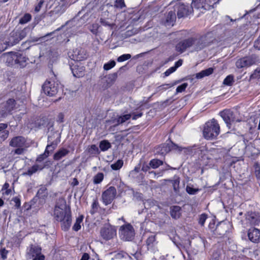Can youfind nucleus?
I'll use <instances>...</instances> for the list:
<instances>
[{
	"mask_svg": "<svg viewBox=\"0 0 260 260\" xmlns=\"http://www.w3.org/2000/svg\"><path fill=\"white\" fill-rule=\"evenodd\" d=\"M116 195V190L114 187L111 186L104 191L102 196L103 202L106 205L111 203Z\"/></svg>",
	"mask_w": 260,
	"mask_h": 260,
	"instance_id": "nucleus-11",
	"label": "nucleus"
},
{
	"mask_svg": "<svg viewBox=\"0 0 260 260\" xmlns=\"http://www.w3.org/2000/svg\"><path fill=\"white\" fill-rule=\"evenodd\" d=\"M89 258V255L87 253H84L81 258L80 260H88Z\"/></svg>",
	"mask_w": 260,
	"mask_h": 260,
	"instance_id": "nucleus-57",
	"label": "nucleus"
},
{
	"mask_svg": "<svg viewBox=\"0 0 260 260\" xmlns=\"http://www.w3.org/2000/svg\"><path fill=\"white\" fill-rule=\"evenodd\" d=\"M53 216L55 220L61 223V229L68 231L72 223L71 212L67 207L66 201L63 198H59L56 203Z\"/></svg>",
	"mask_w": 260,
	"mask_h": 260,
	"instance_id": "nucleus-1",
	"label": "nucleus"
},
{
	"mask_svg": "<svg viewBox=\"0 0 260 260\" xmlns=\"http://www.w3.org/2000/svg\"><path fill=\"white\" fill-rule=\"evenodd\" d=\"M155 242V236H150L146 241V243L148 246V248H150L152 247L154 245V243Z\"/></svg>",
	"mask_w": 260,
	"mask_h": 260,
	"instance_id": "nucleus-38",
	"label": "nucleus"
},
{
	"mask_svg": "<svg viewBox=\"0 0 260 260\" xmlns=\"http://www.w3.org/2000/svg\"><path fill=\"white\" fill-rule=\"evenodd\" d=\"M58 88L50 81H46L42 86L43 92L48 96H53L57 92Z\"/></svg>",
	"mask_w": 260,
	"mask_h": 260,
	"instance_id": "nucleus-12",
	"label": "nucleus"
},
{
	"mask_svg": "<svg viewBox=\"0 0 260 260\" xmlns=\"http://www.w3.org/2000/svg\"><path fill=\"white\" fill-rule=\"evenodd\" d=\"M186 191L188 193L190 194H196L199 190L198 188H194L192 186L190 185H187L186 186Z\"/></svg>",
	"mask_w": 260,
	"mask_h": 260,
	"instance_id": "nucleus-40",
	"label": "nucleus"
},
{
	"mask_svg": "<svg viewBox=\"0 0 260 260\" xmlns=\"http://www.w3.org/2000/svg\"><path fill=\"white\" fill-rule=\"evenodd\" d=\"M187 85L188 84L186 83H183L182 84L179 85L176 89V92L179 93L184 91L186 88Z\"/></svg>",
	"mask_w": 260,
	"mask_h": 260,
	"instance_id": "nucleus-44",
	"label": "nucleus"
},
{
	"mask_svg": "<svg viewBox=\"0 0 260 260\" xmlns=\"http://www.w3.org/2000/svg\"><path fill=\"white\" fill-rule=\"evenodd\" d=\"M220 132V127L217 121L213 119L207 122L204 127L203 134L207 140H213L217 138Z\"/></svg>",
	"mask_w": 260,
	"mask_h": 260,
	"instance_id": "nucleus-3",
	"label": "nucleus"
},
{
	"mask_svg": "<svg viewBox=\"0 0 260 260\" xmlns=\"http://www.w3.org/2000/svg\"><path fill=\"white\" fill-rule=\"evenodd\" d=\"M119 234L121 239L125 241L132 240L135 235L134 229L129 224L122 226L119 230Z\"/></svg>",
	"mask_w": 260,
	"mask_h": 260,
	"instance_id": "nucleus-8",
	"label": "nucleus"
},
{
	"mask_svg": "<svg viewBox=\"0 0 260 260\" xmlns=\"http://www.w3.org/2000/svg\"><path fill=\"white\" fill-rule=\"evenodd\" d=\"M32 16L29 13H25L20 18L19 23L20 24H24L28 22L31 20Z\"/></svg>",
	"mask_w": 260,
	"mask_h": 260,
	"instance_id": "nucleus-29",
	"label": "nucleus"
},
{
	"mask_svg": "<svg viewBox=\"0 0 260 260\" xmlns=\"http://www.w3.org/2000/svg\"><path fill=\"white\" fill-rule=\"evenodd\" d=\"M73 75L77 78L82 77L84 75V69L83 67H80L78 64L70 65Z\"/></svg>",
	"mask_w": 260,
	"mask_h": 260,
	"instance_id": "nucleus-17",
	"label": "nucleus"
},
{
	"mask_svg": "<svg viewBox=\"0 0 260 260\" xmlns=\"http://www.w3.org/2000/svg\"><path fill=\"white\" fill-rule=\"evenodd\" d=\"M131 58V55L130 54H123L117 58V61L119 62H121L126 61Z\"/></svg>",
	"mask_w": 260,
	"mask_h": 260,
	"instance_id": "nucleus-37",
	"label": "nucleus"
},
{
	"mask_svg": "<svg viewBox=\"0 0 260 260\" xmlns=\"http://www.w3.org/2000/svg\"><path fill=\"white\" fill-rule=\"evenodd\" d=\"M170 151L169 148L166 145H163L162 148L161 149V153L163 154L164 153H167Z\"/></svg>",
	"mask_w": 260,
	"mask_h": 260,
	"instance_id": "nucleus-55",
	"label": "nucleus"
},
{
	"mask_svg": "<svg viewBox=\"0 0 260 260\" xmlns=\"http://www.w3.org/2000/svg\"><path fill=\"white\" fill-rule=\"evenodd\" d=\"M162 161L158 159H153L151 160L149 165L153 169H156L160 165H162Z\"/></svg>",
	"mask_w": 260,
	"mask_h": 260,
	"instance_id": "nucleus-32",
	"label": "nucleus"
},
{
	"mask_svg": "<svg viewBox=\"0 0 260 260\" xmlns=\"http://www.w3.org/2000/svg\"><path fill=\"white\" fill-rule=\"evenodd\" d=\"M15 106V101L14 99H9L7 102L6 108L8 112H11L14 109Z\"/></svg>",
	"mask_w": 260,
	"mask_h": 260,
	"instance_id": "nucleus-26",
	"label": "nucleus"
},
{
	"mask_svg": "<svg viewBox=\"0 0 260 260\" xmlns=\"http://www.w3.org/2000/svg\"><path fill=\"white\" fill-rule=\"evenodd\" d=\"M170 213L173 218L177 219L179 218L181 215V208L178 206L171 207Z\"/></svg>",
	"mask_w": 260,
	"mask_h": 260,
	"instance_id": "nucleus-22",
	"label": "nucleus"
},
{
	"mask_svg": "<svg viewBox=\"0 0 260 260\" xmlns=\"http://www.w3.org/2000/svg\"><path fill=\"white\" fill-rule=\"evenodd\" d=\"M131 117L132 115L131 114H125L118 117L116 119V124L118 125L125 122L127 120H129Z\"/></svg>",
	"mask_w": 260,
	"mask_h": 260,
	"instance_id": "nucleus-27",
	"label": "nucleus"
},
{
	"mask_svg": "<svg viewBox=\"0 0 260 260\" xmlns=\"http://www.w3.org/2000/svg\"><path fill=\"white\" fill-rule=\"evenodd\" d=\"M258 61V57L255 54H252L238 59L236 62V66L238 69L247 68L256 64Z\"/></svg>",
	"mask_w": 260,
	"mask_h": 260,
	"instance_id": "nucleus-5",
	"label": "nucleus"
},
{
	"mask_svg": "<svg viewBox=\"0 0 260 260\" xmlns=\"http://www.w3.org/2000/svg\"><path fill=\"white\" fill-rule=\"evenodd\" d=\"M56 146L57 143H54V142H52L50 144H48L44 153L38 157L37 161L41 162L45 158L49 156L50 152L52 151L56 148Z\"/></svg>",
	"mask_w": 260,
	"mask_h": 260,
	"instance_id": "nucleus-14",
	"label": "nucleus"
},
{
	"mask_svg": "<svg viewBox=\"0 0 260 260\" xmlns=\"http://www.w3.org/2000/svg\"><path fill=\"white\" fill-rule=\"evenodd\" d=\"M100 235L103 239L110 240L116 236V230L110 224H106L101 228Z\"/></svg>",
	"mask_w": 260,
	"mask_h": 260,
	"instance_id": "nucleus-9",
	"label": "nucleus"
},
{
	"mask_svg": "<svg viewBox=\"0 0 260 260\" xmlns=\"http://www.w3.org/2000/svg\"><path fill=\"white\" fill-rule=\"evenodd\" d=\"M101 23L104 26H110L111 27H112L115 25L113 23L110 24L108 22H107L105 21H101Z\"/></svg>",
	"mask_w": 260,
	"mask_h": 260,
	"instance_id": "nucleus-58",
	"label": "nucleus"
},
{
	"mask_svg": "<svg viewBox=\"0 0 260 260\" xmlns=\"http://www.w3.org/2000/svg\"><path fill=\"white\" fill-rule=\"evenodd\" d=\"M8 46L9 45L7 42H4V40L0 39V53L5 50Z\"/></svg>",
	"mask_w": 260,
	"mask_h": 260,
	"instance_id": "nucleus-43",
	"label": "nucleus"
},
{
	"mask_svg": "<svg viewBox=\"0 0 260 260\" xmlns=\"http://www.w3.org/2000/svg\"><path fill=\"white\" fill-rule=\"evenodd\" d=\"M176 71L175 68L173 67H172L166 70V71L164 73V74L166 76H169L171 74L173 73Z\"/></svg>",
	"mask_w": 260,
	"mask_h": 260,
	"instance_id": "nucleus-51",
	"label": "nucleus"
},
{
	"mask_svg": "<svg viewBox=\"0 0 260 260\" xmlns=\"http://www.w3.org/2000/svg\"><path fill=\"white\" fill-rule=\"evenodd\" d=\"M142 115V114L141 113H139L138 114H134L133 116V119L136 120L137 118L141 117Z\"/></svg>",
	"mask_w": 260,
	"mask_h": 260,
	"instance_id": "nucleus-63",
	"label": "nucleus"
},
{
	"mask_svg": "<svg viewBox=\"0 0 260 260\" xmlns=\"http://www.w3.org/2000/svg\"><path fill=\"white\" fill-rule=\"evenodd\" d=\"M88 151L91 154H95L99 152V148L95 145H92L89 148Z\"/></svg>",
	"mask_w": 260,
	"mask_h": 260,
	"instance_id": "nucleus-48",
	"label": "nucleus"
},
{
	"mask_svg": "<svg viewBox=\"0 0 260 260\" xmlns=\"http://www.w3.org/2000/svg\"><path fill=\"white\" fill-rule=\"evenodd\" d=\"M99 147L102 151H105L111 147V144L108 141L103 140L100 142Z\"/></svg>",
	"mask_w": 260,
	"mask_h": 260,
	"instance_id": "nucleus-31",
	"label": "nucleus"
},
{
	"mask_svg": "<svg viewBox=\"0 0 260 260\" xmlns=\"http://www.w3.org/2000/svg\"><path fill=\"white\" fill-rule=\"evenodd\" d=\"M9 135V132L8 131H3L2 132H0V139L4 141L5 140Z\"/></svg>",
	"mask_w": 260,
	"mask_h": 260,
	"instance_id": "nucleus-49",
	"label": "nucleus"
},
{
	"mask_svg": "<svg viewBox=\"0 0 260 260\" xmlns=\"http://www.w3.org/2000/svg\"><path fill=\"white\" fill-rule=\"evenodd\" d=\"M7 127V124L5 123L0 124V132H2V130L6 129Z\"/></svg>",
	"mask_w": 260,
	"mask_h": 260,
	"instance_id": "nucleus-61",
	"label": "nucleus"
},
{
	"mask_svg": "<svg viewBox=\"0 0 260 260\" xmlns=\"http://www.w3.org/2000/svg\"><path fill=\"white\" fill-rule=\"evenodd\" d=\"M17 52H10L6 54V62L9 65L16 64V60L17 57Z\"/></svg>",
	"mask_w": 260,
	"mask_h": 260,
	"instance_id": "nucleus-18",
	"label": "nucleus"
},
{
	"mask_svg": "<svg viewBox=\"0 0 260 260\" xmlns=\"http://www.w3.org/2000/svg\"><path fill=\"white\" fill-rule=\"evenodd\" d=\"M176 20V15L175 10L170 11L168 12L166 17L165 24L166 26H173Z\"/></svg>",
	"mask_w": 260,
	"mask_h": 260,
	"instance_id": "nucleus-16",
	"label": "nucleus"
},
{
	"mask_svg": "<svg viewBox=\"0 0 260 260\" xmlns=\"http://www.w3.org/2000/svg\"><path fill=\"white\" fill-rule=\"evenodd\" d=\"M69 153V150L61 148L57 151L53 156V158L55 160H59L62 157L66 156Z\"/></svg>",
	"mask_w": 260,
	"mask_h": 260,
	"instance_id": "nucleus-20",
	"label": "nucleus"
},
{
	"mask_svg": "<svg viewBox=\"0 0 260 260\" xmlns=\"http://www.w3.org/2000/svg\"><path fill=\"white\" fill-rule=\"evenodd\" d=\"M64 119V115L60 113L58 115L57 121L59 122H63Z\"/></svg>",
	"mask_w": 260,
	"mask_h": 260,
	"instance_id": "nucleus-54",
	"label": "nucleus"
},
{
	"mask_svg": "<svg viewBox=\"0 0 260 260\" xmlns=\"http://www.w3.org/2000/svg\"><path fill=\"white\" fill-rule=\"evenodd\" d=\"M116 64V62L114 60H110L107 63L104 64V69L108 71L113 68Z\"/></svg>",
	"mask_w": 260,
	"mask_h": 260,
	"instance_id": "nucleus-39",
	"label": "nucleus"
},
{
	"mask_svg": "<svg viewBox=\"0 0 260 260\" xmlns=\"http://www.w3.org/2000/svg\"><path fill=\"white\" fill-rule=\"evenodd\" d=\"M123 165V161L122 159H118L115 163L111 165V168L114 170H119Z\"/></svg>",
	"mask_w": 260,
	"mask_h": 260,
	"instance_id": "nucleus-33",
	"label": "nucleus"
},
{
	"mask_svg": "<svg viewBox=\"0 0 260 260\" xmlns=\"http://www.w3.org/2000/svg\"><path fill=\"white\" fill-rule=\"evenodd\" d=\"M8 251L6 250L5 248H2L0 250V260H6Z\"/></svg>",
	"mask_w": 260,
	"mask_h": 260,
	"instance_id": "nucleus-42",
	"label": "nucleus"
},
{
	"mask_svg": "<svg viewBox=\"0 0 260 260\" xmlns=\"http://www.w3.org/2000/svg\"><path fill=\"white\" fill-rule=\"evenodd\" d=\"M248 239L253 243H260V230L251 227L247 231Z\"/></svg>",
	"mask_w": 260,
	"mask_h": 260,
	"instance_id": "nucleus-13",
	"label": "nucleus"
},
{
	"mask_svg": "<svg viewBox=\"0 0 260 260\" xmlns=\"http://www.w3.org/2000/svg\"><path fill=\"white\" fill-rule=\"evenodd\" d=\"M44 3V0H40L39 2H38V3L35 5V8H34V11L36 13H38L40 11L41 8L43 6Z\"/></svg>",
	"mask_w": 260,
	"mask_h": 260,
	"instance_id": "nucleus-45",
	"label": "nucleus"
},
{
	"mask_svg": "<svg viewBox=\"0 0 260 260\" xmlns=\"http://www.w3.org/2000/svg\"><path fill=\"white\" fill-rule=\"evenodd\" d=\"M260 78V67H257L250 76V80L259 79Z\"/></svg>",
	"mask_w": 260,
	"mask_h": 260,
	"instance_id": "nucleus-34",
	"label": "nucleus"
},
{
	"mask_svg": "<svg viewBox=\"0 0 260 260\" xmlns=\"http://www.w3.org/2000/svg\"><path fill=\"white\" fill-rule=\"evenodd\" d=\"M205 5H206V0H188V2H180L176 4L174 6V10L177 11L178 18L180 19L192 14L193 8L209 10L204 7Z\"/></svg>",
	"mask_w": 260,
	"mask_h": 260,
	"instance_id": "nucleus-2",
	"label": "nucleus"
},
{
	"mask_svg": "<svg viewBox=\"0 0 260 260\" xmlns=\"http://www.w3.org/2000/svg\"><path fill=\"white\" fill-rule=\"evenodd\" d=\"M44 168V165L36 164L28 169L27 171L23 173L24 175L31 176L38 170H41Z\"/></svg>",
	"mask_w": 260,
	"mask_h": 260,
	"instance_id": "nucleus-19",
	"label": "nucleus"
},
{
	"mask_svg": "<svg viewBox=\"0 0 260 260\" xmlns=\"http://www.w3.org/2000/svg\"><path fill=\"white\" fill-rule=\"evenodd\" d=\"M179 182H180L178 179H175L172 181V184L175 191H177L179 189Z\"/></svg>",
	"mask_w": 260,
	"mask_h": 260,
	"instance_id": "nucleus-50",
	"label": "nucleus"
},
{
	"mask_svg": "<svg viewBox=\"0 0 260 260\" xmlns=\"http://www.w3.org/2000/svg\"><path fill=\"white\" fill-rule=\"evenodd\" d=\"M12 201L15 203V207L18 209L21 206L20 199L19 197H15L12 199Z\"/></svg>",
	"mask_w": 260,
	"mask_h": 260,
	"instance_id": "nucleus-46",
	"label": "nucleus"
},
{
	"mask_svg": "<svg viewBox=\"0 0 260 260\" xmlns=\"http://www.w3.org/2000/svg\"><path fill=\"white\" fill-rule=\"evenodd\" d=\"M25 138L21 136H17L13 138L10 142V146L13 147H22L25 143Z\"/></svg>",
	"mask_w": 260,
	"mask_h": 260,
	"instance_id": "nucleus-15",
	"label": "nucleus"
},
{
	"mask_svg": "<svg viewBox=\"0 0 260 260\" xmlns=\"http://www.w3.org/2000/svg\"><path fill=\"white\" fill-rule=\"evenodd\" d=\"M221 117L226 124L229 128H231V125L240 120L236 117V114L230 110H225L220 113Z\"/></svg>",
	"mask_w": 260,
	"mask_h": 260,
	"instance_id": "nucleus-7",
	"label": "nucleus"
},
{
	"mask_svg": "<svg viewBox=\"0 0 260 260\" xmlns=\"http://www.w3.org/2000/svg\"><path fill=\"white\" fill-rule=\"evenodd\" d=\"M12 192V190L11 189H6L5 190L3 191V194L4 195H9Z\"/></svg>",
	"mask_w": 260,
	"mask_h": 260,
	"instance_id": "nucleus-60",
	"label": "nucleus"
},
{
	"mask_svg": "<svg viewBox=\"0 0 260 260\" xmlns=\"http://www.w3.org/2000/svg\"><path fill=\"white\" fill-rule=\"evenodd\" d=\"M9 186H10L9 184L7 182H6L3 186L2 191H3L5 190L6 189H9Z\"/></svg>",
	"mask_w": 260,
	"mask_h": 260,
	"instance_id": "nucleus-59",
	"label": "nucleus"
},
{
	"mask_svg": "<svg viewBox=\"0 0 260 260\" xmlns=\"http://www.w3.org/2000/svg\"><path fill=\"white\" fill-rule=\"evenodd\" d=\"M71 59L75 61H80L83 60L86 58V57L80 54L79 51L76 50L74 51L73 53L70 56Z\"/></svg>",
	"mask_w": 260,
	"mask_h": 260,
	"instance_id": "nucleus-23",
	"label": "nucleus"
},
{
	"mask_svg": "<svg viewBox=\"0 0 260 260\" xmlns=\"http://www.w3.org/2000/svg\"><path fill=\"white\" fill-rule=\"evenodd\" d=\"M256 215L254 213H251L248 219L250 221L251 224L254 225H258L260 223V217H256Z\"/></svg>",
	"mask_w": 260,
	"mask_h": 260,
	"instance_id": "nucleus-25",
	"label": "nucleus"
},
{
	"mask_svg": "<svg viewBox=\"0 0 260 260\" xmlns=\"http://www.w3.org/2000/svg\"><path fill=\"white\" fill-rule=\"evenodd\" d=\"M142 115V114L141 113H139L138 114H134L133 116V119L136 120L137 118L141 117Z\"/></svg>",
	"mask_w": 260,
	"mask_h": 260,
	"instance_id": "nucleus-62",
	"label": "nucleus"
},
{
	"mask_svg": "<svg viewBox=\"0 0 260 260\" xmlns=\"http://www.w3.org/2000/svg\"><path fill=\"white\" fill-rule=\"evenodd\" d=\"M254 47L258 50H260V35L256 39V40L255 41L254 43Z\"/></svg>",
	"mask_w": 260,
	"mask_h": 260,
	"instance_id": "nucleus-52",
	"label": "nucleus"
},
{
	"mask_svg": "<svg viewBox=\"0 0 260 260\" xmlns=\"http://www.w3.org/2000/svg\"><path fill=\"white\" fill-rule=\"evenodd\" d=\"M104 178V175L103 173H98L93 177V182L95 184L101 183Z\"/></svg>",
	"mask_w": 260,
	"mask_h": 260,
	"instance_id": "nucleus-30",
	"label": "nucleus"
},
{
	"mask_svg": "<svg viewBox=\"0 0 260 260\" xmlns=\"http://www.w3.org/2000/svg\"><path fill=\"white\" fill-rule=\"evenodd\" d=\"M24 149L21 147H18L14 151V153L16 154H22L23 153Z\"/></svg>",
	"mask_w": 260,
	"mask_h": 260,
	"instance_id": "nucleus-56",
	"label": "nucleus"
},
{
	"mask_svg": "<svg viewBox=\"0 0 260 260\" xmlns=\"http://www.w3.org/2000/svg\"><path fill=\"white\" fill-rule=\"evenodd\" d=\"M234 82V76L233 75H228L225 77V78L224 79L223 83L224 85H228V86H231L232 85L233 83Z\"/></svg>",
	"mask_w": 260,
	"mask_h": 260,
	"instance_id": "nucleus-35",
	"label": "nucleus"
},
{
	"mask_svg": "<svg viewBox=\"0 0 260 260\" xmlns=\"http://www.w3.org/2000/svg\"><path fill=\"white\" fill-rule=\"evenodd\" d=\"M26 36V32L24 29L13 30L10 34L8 38L9 46H14L18 43L21 40L24 38Z\"/></svg>",
	"mask_w": 260,
	"mask_h": 260,
	"instance_id": "nucleus-6",
	"label": "nucleus"
},
{
	"mask_svg": "<svg viewBox=\"0 0 260 260\" xmlns=\"http://www.w3.org/2000/svg\"><path fill=\"white\" fill-rule=\"evenodd\" d=\"M83 216H79L76 220V222L73 226V230L75 231H78L81 229V224L83 221Z\"/></svg>",
	"mask_w": 260,
	"mask_h": 260,
	"instance_id": "nucleus-28",
	"label": "nucleus"
},
{
	"mask_svg": "<svg viewBox=\"0 0 260 260\" xmlns=\"http://www.w3.org/2000/svg\"><path fill=\"white\" fill-rule=\"evenodd\" d=\"M183 63V60L181 59H179L177 61L175 62V65L173 66V67L175 68V69L176 70L177 68L180 67L182 66Z\"/></svg>",
	"mask_w": 260,
	"mask_h": 260,
	"instance_id": "nucleus-53",
	"label": "nucleus"
},
{
	"mask_svg": "<svg viewBox=\"0 0 260 260\" xmlns=\"http://www.w3.org/2000/svg\"><path fill=\"white\" fill-rule=\"evenodd\" d=\"M78 184H79V182L77 180V179L76 178H74L73 181L72 183V185H73L74 186H77L78 185Z\"/></svg>",
	"mask_w": 260,
	"mask_h": 260,
	"instance_id": "nucleus-64",
	"label": "nucleus"
},
{
	"mask_svg": "<svg viewBox=\"0 0 260 260\" xmlns=\"http://www.w3.org/2000/svg\"><path fill=\"white\" fill-rule=\"evenodd\" d=\"M99 203L96 200H94L91 205V209L90 210V213L93 214L95 213L98 209Z\"/></svg>",
	"mask_w": 260,
	"mask_h": 260,
	"instance_id": "nucleus-41",
	"label": "nucleus"
},
{
	"mask_svg": "<svg viewBox=\"0 0 260 260\" xmlns=\"http://www.w3.org/2000/svg\"><path fill=\"white\" fill-rule=\"evenodd\" d=\"M114 7L118 9H123L126 7L124 0H115Z\"/></svg>",
	"mask_w": 260,
	"mask_h": 260,
	"instance_id": "nucleus-36",
	"label": "nucleus"
},
{
	"mask_svg": "<svg viewBox=\"0 0 260 260\" xmlns=\"http://www.w3.org/2000/svg\"><path fill=\"white\" fill-rule=\"evenodd\" d=\"M214 70L212 68H209L203 70L196 74V78L198 79H202L206 76H208L213 73Z\"/></svg>",
	"mask_w": 260,
	"mask_h": 260,
	"instance_id": "nucleus-21",
	"label": "nucleus"
},
{
	"mask_svg": "<svg viewBox=\"0 0 260 260\" xmlns=\"http://www.w3.org/2000/svg\"><path fill=\"white\" fill-rule=\"evenodd\" d=\"M207 218V215L206 214H202L199 217V223L202 225H204Z\"/></svg>",
	"mask_w": 260,
	"mask_h": 260,
	"instance_id": "nucleus-47",
	"label": "nucleus"
},
{
	"mask_svg": "<svg viewBox=\"0 0 260 260\" xmlns=\"http://www.w3.org/2000/svg\"><path fill=\"white\" fill-rule=\"evenodd\" d=\"M201 40H198L196 38L190 37L179 42L176 46V49L178 52L182 53L187 48L194 45L195 50L198 51L203 49L204 47L203 43H201Z\"/></svg>",
	"mask_w": 260,
	"mask_h": 260,
	"instance_id": "nucleus-4",
	"label": "nucleus"
},
{
	"mask_svg": "<svg viewBox=\"0 0 260 260\" xmlns=\"http://www.w3.org/2000/svg\"><path fill=\"white\" fill-rule=\"evenodd\" d=\"M17 58L16 60V64H18L20 67H24L27 61L26 57L24 56L22 54L17 52Z\"/></svg>",
	"mask_w": 260,
	"mask_h": 260,
	"instance_id": "nucleus-24",
	"label": "nucleus"
},
{
	"mask_svg": "<svg viewBox=\"0 0 260 260\" xmlns=\"http://www.w3.org/2000/svg\"><path fill=\"white\" fill-rule=\"evenodd\" d=\"M41 248L38 246L31 245L27 251L28 256L32 260H44L45 256L41 253Z\"/></svg>",
	"mask_w": 260,
	"mask_h": 260,
	"instance_id": "nucleus-10",
	"label": "nucleus"
}]
</instances>
